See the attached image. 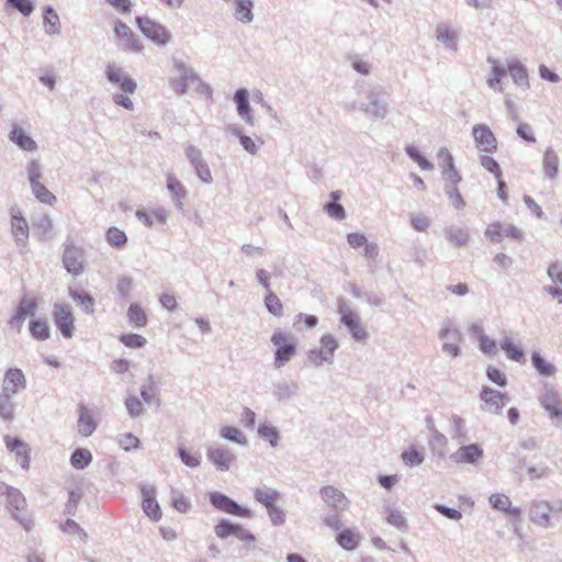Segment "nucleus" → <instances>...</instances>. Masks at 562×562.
Instances as JSON below:
<instances>
[{"mask_svg": "<svg viewBox=\"0 0 562 562\" xmlns=\"http://www.w3.org/2000/svg\"><path fill=\"white\" fill-rule=\"evenodd\" d=\"M480 398L482 401L481 408L491 414H498L508 401L503 393L487 386L482 389Z\"/></svg>", "mask_w": 562, "mask_h": 562, "instance_id": "f8f14e48", "label": "nucleus"}, {"mask_svg": "<svg viewBox=\"0 0 562 562\" xmlns=\"http://www.w3.org/2000/svg\"><path fill=\"white\" fill-rule=\"evenodd\" d=\"M83 249L72 243L65 245L63 262L69 273L79 276L83 272Z\"/></svg>", "mask_w": 562, "mask_h": 562, "instance_id": "9d476101", "label": "nucleus"}, {"mask_svg": "<svg viewBox=\"0 0 562 562\" xmlns=\"http://www.w3.org/2000/svg\"><path fill=\"white\" fill-rule=\"evenodd\" d=\"M271 341L277 351H294L295 349L294 337L290 333L276 331L271 337Z\"/></svg>", "mask_w": 562, "mask_h": 562, "instance_id": "a878e982", "label": "nucleus"}, {"mask_svg": "<svg viewBox=\"0 0 562 562\" xmlns=\"http://www.w3.org/2000/svg\"><path fill=\"white\" fill-rule=\"evenodd\" d=\"M171 499L173 507L180 513H187L191 507L189 499L177 490L171 491Z\"/></svg>", "mask_w": 562, "mask_h": 562, "instance_id": "3c124183", "label": "nucleus"}, {"mask_svg": "<svg viewBox=\"0 0 562 562\" xmlns=\"http://www.w3.org/2000/svg\"><path fill=\"white\" fill-rule=\"evenodd\" d=\"M528 517L529 520L540 527V528H549L553 526L551 521V514L549 502L544 499H532L528 504Z\"/></svg>", "mask_w": 562, "mask_h": 562, "instance_id": "0eeeda50", "label": "nucleus"}, {"mask_svg": "<svg viewBox=\"0 0 562 562\" xmlns=\"http://www.w3.org/2000/svg\"><path fill=\"white\" fill-rule=\"evenodd\" d=\"M507 69L516 83L520 86H528V74L520 63L512 61L508 64Z\"/></svg>", "mask_w": 562, "mask_h": 562, "instance_id": "4c0bfd02", "label": "nucleus"}, {"mask_svg": "<svg viewBox=\"0 0 562 562\" xmlns=\"http://www.w3.org/2000/svg\"><path fill=\"white\" fill-rule=\"evenodd\" d=\"M472 330L474 334H476L479 341H480V348L482 351H491L495 348L494 340L490 339L487 336L483 334V330L480 326H473Z\"/></svg>", "mask_w": 562, "mask_h": 562, "instance_id": "69168bd1", "label": "nucleus"}, {"mask_svg": "<svg viewBox=\"0 0 562 562\" xmlns=\"http://www.w3.org/2000/svg\"><path fill=\"white\" fill-rule=\"evenodd\" d=\"M92 461V454L88 449H76L70 458V463L75 469L82 470Z\"/></svg>", "mask_w": 562, "mask_h": 562, "instance_id": "c9c22d12", "label": "nucleus"}, {"mask_svg": "<svg viewBox=\"0 0 562 562\" xmlns=\"http://www.w3.org/2000/svg\"><path fill=\"white\" fill-rule=\"evenodd\" d=\"M541 406L548 412L551 419H559L562 422V406L561 400L553 389L546 387L539 397Z\"/></svg>", "mask_w": 562, "mask_h": 562, "instance_id": "4468645a", "label": "nucleus"}, {"mask_svg": "<svg viewBox=\"0 0 562 562\" xmlns=\"http://www.w3.org/2000/svg\"><path fill=\"white\" fill-rule=\"evenodd\" d=\"M280 496L281 494L271 487L257 488L254 493L255 499L262 504L266 508L276 505Z\"/></svg>", "mask_w": 562, "mask_h": 562, "instance_id": "cd10ccee", "label": "nucleus"}, {"mask_svg": "<svg viewBox=\"0 0 562 562\" xmlns=\"http://www.w3.org/2000/svg\"><path fill=\"white\" fill-rule=\"evenodd\" d=\"M128 322L136 327H143L147 323V315L142 306L132 304L127 310Z\"/></svg>", "mask_w": 562, "mask_h": 562, "instance_id": "e433bc0d", "label": "nucleus"}, {"mask_svg": "<svg viewBox=\"0 0 562 562\" xmlns=\"http://www.w3.org/2000/svg\"><path fill=\"white\" fill-rule=\"evenodd\" d=\"M472 136L479 150L490 154L497 150V139L487 125H474L472 128Z\"/></svg>", "mask_w": 562, "mask_h": 562, "instance_id": "1a4fd4ad", "label": "nucleus"}, {"mask_svg": "<svg viewBox=\"0 0 562 562\" xmlns=\"http://www.w3.org/2000/svg\"><path fill=\"white\" fill-rule=\"evenodd\" d=\"M434 508L440 513L442 516L451 519V520H460L462 518V513L458 509L450 508L446 505L436 503L434 504Z\"/></svg>", "mask_w": 562, "mask_h": 562, "instance_id": "338daca9", "label": "nucleus"}, {"mask_svg": "<svg viewBox=\"0 0 562 562\" xmlns=\"http://www.w3.org/2000/svg\"><path fill=\"white\" fill-rule=\"evenodd\" d=\"M69 295L71 299H74L79 305L82 306V308L87 312V313H92L93 312V305H94V300L91 295H89L88 293L86 292H80V291H77V290H72L70 289L69 290Z\"/></svg>", "mask_w": 562, "mask_h": 562, "instance_id": "79ce46f5", "label": "nucleus"}, {"mask_svg": "<svg viewBox=\"0 0 562 562\" xmlns=\"http://www.w3.org/2000/svg\"><path fill=\"white\" fill-rule=\"evenodd\" d=\"M385 519L400 531H406L408 529L404 514L394 507L387 506L385 508Z\"/></svg>", "mask_w": 562, "mask_h": 562, "instance_id": "2f4dec72", "label": "nucleus"}, {"mask_svg": "<svg viewBox=\"0 0 562 562\" xmlns=\"http://www.w3.org/2000/svg\"><path fill=\"white\" fill-rule=\"evenodd\" d=\"M29 330L32 338L36 340H47L50 337V327L45 319L36 318L29 323Z\"/></svg>", "mask_w": 562, "mask_h": 562, "instance_id": "393cba45", "label": "nucleus"}, {"mask_svg": "<svg viewBox=\"0 0 562 562\" xmlns=\"http://www.w3.org/2000/svg\"><path fill=\"white\" fill-rule=\"evenodd\" d=\"M480 162L485 170H487L495 177V179L503 176L501 166L494 158L484 155L481 156Z\"/></svg>", "mask_w": 562, "mask_h": 562, "instance_id": "864d4df0", "label": "nucleus"}, {"mask_svg": "<svg viewBox=\"0 0 562 562\" xmlns=\"http://www.w3.org/2000/svg\"><path fill=\"white\" fill-rule=\"evenodd\" d=\"M27 177L31 187H33L35 183L42 182L43 173L41 170V165L36 160H32L30 162L27 167Z\"/></svg>", "mask_w": 562, "mask_h": 562, "instance_id": "052dcab7", "label": "nucleus"}, {"mask_svg": "<svg viewBox=\"0 0 562 562\" xmlns=\"http://www.w3.org/2000/svg\"><path fill=\"white\" fill-rule=\"evenodd\" d=\"M485 237L491 243H502L505 238L514 240H522L524 233L520 228L513 224L502 222H492L485 229Z\"/></svg>", "mask_w": 562, "mask_h": 562, "instance_id": "7ed1b4c3", "label": "nucleus"}, {"mask_svg": "<svg viewBox=\"0 0 562 562\" xmlns=\"http://www.w3.org/2000/svg\"><path fill=\"white\" fill-rule=\"evenodd\" d=\"M235 15L237 20L249 23L252 21V2L251 0H235Z\"/></svg>", "mask_w": 562, "mask_h": 562, "instance_id": "f704fd0d", "label": "nucleus"}, {"mask_svg": "<svg viewBox=\"0 0 562 562\" xmlns=\"http://www.w3.org/2000/svg\"><path fill=\"white\" fill-rule=\"evenodd\" d=\"M451 429L450 435L453 439H457L459 442H463L467 440L465 432V422L458 415H452L451 417Z\"/></svg>", "mask_w": 562, "mask_h": 562, "instance_id": "ea45409f", "label": "nucleus"}, {"mask_svg": "<svg viewBox=\"0 0 562 562\" xmlns=\"http://www.w3.org/2000/svg\"><path fill=\"white\" fill-rule=\"evenodd\" d=\"M114 34L120 46L124 50L140 53L143 50V44L134 34L132 29L122 21H116L114 24Z\"/></svg>", "mask_w": 562, "mask_h": 562, "instance_id": "423d86ee", "label": "nucleus"}, {"mask_svg": "<svg viewBox=\"0 0 562 562\" xmlns=\"http://www.w3.org/2000/svg\"><path fill=\"white\" fill-rule=\"evenodd\" d=\"M324 362L331 364L334 362V353H308L305 364L317 368Z\"/></svg>", "mask_w": 562, "mask_h": 562, "instance_id": "5fc2aeb1", "label": "nucleus"}, {"mask_svg": "<svg viewBox=\"0 0 562 562\" xmlns=\"http://www.w3.org/2000/svg\"><path fill=\"white\" fill-rule=\"evenodd\" d=\"M7 503L10 510L16 512L23 509L26 504L23 494L14 487L7 495Z\"/></svg>", "mask_w": 562, "mask_h": 562, "instance_id": "37998d69", "label": "nucleus"}, {"mask_svg": "<svg viewBox=\"0 0 562 562\" xmlns=\"http://www.w3.org/2000/svg\"><path fill=\"white\" fill-rule=\"evenodd\" d=\"M448 241L454 247L467 246L470 241V233L467 228L460 226H450L446 229Z\"/></svg>", "mask_w": 562, "mask_h": 562, "instance_id": "5701e85b", "label": "nucleus"}, {"mask_svg": "<svg viewBox=\"0 0 562 562\" xmlns=\"http://www.w3.org/2000/svg\"><path fill=\"white\" fill-rule=\"evenodd\" d=\"M31 190L38 202L49 206H54L56 204V195L49 191L43 182L35 183L33 187H31Z\"/></svg>", "mask_w": 562, "mask_h": 562, "instance_id": "473e14b6", "label": "nucleus"}, {"mask_svg": "<svg viewBox=\"0 0 562 562\" xmlns=\"http://www.w3.org/2000/svg\"><path fill=\"white\" fill-rule=\"evenodd\" d=\"M23 389H25V379L22 371L19 369L8 370L3 379L2 390L14 396Z\"/></svg>", "mask_w": 562, "mask_h": 562, "instance_id": "a211bd4d", "label": "nucleus"}, {"mask_svg": "<svg viewBox=\"0 0 562 562\" xmlns=\"http://www.w3.org/2000/svg\"><path fill=\"white\" fill-rule=\"evenodd\" d=\"M44 23L48 34H56L59 31V18L57 13L50 8L45 9Z\"/></svg>", "mask_w": 562, "mask_h": 562, "instance_id": "a18cd8bd", "label": "nucleus"}, {"mask_svg": "<svg viewBox=\"0 0 562 562\" xmlns=\"http://www.w3.org/2000/svg\"><path fill=\"white\" fill-rule=\"evenodd\" d=\"M78 413V432L83 437L91 436L97 428V423L93 418L92 413L85 405L79 406Z\"/></svg>", "mask_w": 562, "mask_h": 562, "instance_id": "aec40b11", "label": "nucleus"}, {"mask_svg": "<svg viewBox=\"0 0 562 562\" xmlns=\"http://www.w3.org/2000/svg\"><path fill=\"white\" fill-rule=\"evenodd\" d=\"M438 41L446 44L448 47L456 46V33L450 30L447 25H438L436 30Z\"/></svg>", "mask_w": 562, "mask_h": 562, "instance_id": "de8ad7c7", "label": "nucleus"}, {"mask_svg": "<svg viewBox=\"0 0 562 562\" xmlns=\"http://www.w3.org/2000/svg\"><path fill=\"white\" fill-rule=\"evenodd\" d=\"M488 502L494 509L502 512L509 509V505H512L509 497L499 493L492 494Z\"/></svg>", "mask_w": 562, "mask_h": 562, "instance_id": "6e6d98bb", "label": "nucleus"}, {"mask_svg": "<svg viewBox=\"0 0 562 562\" xmlns=\"http://www.w3.org/2000/svg\"><path fill=\"white\" fill-rule=\"evenodd\" d=\"M317 323L318 319L316 316L300 313L295 316L294 326L301 328L303 325L305 327L313 328L317 325Z\"/></svg>", "mask_w": 562, "mask_h": 562, "instance_id": "774afa93", "label": "nucleus"}, {"mask_svg": "<svg viewBox=\"0 0 562 562\" xmlns=\"http://www.w3.org/2000/svg\"><path fill=\"white\" fill-rule=\"evenodd\" d=\"M106 241L113 247H123L127 243L125 233L117 227H110L105 234Z\"/></svg>", "mask_w": 562, "mask_h": 562, "instance_id": "c03bdc74", "label": "nucleus"}, {"mask_svg": "<svg viewBox=\"0 0 562 562\" xmlns=\"http://www.w3.org/2000/svg\"><path fill=\"white\" fill-rule=\"evenodd\" d=\"M258 435L260 438L268 440L272 448L278 446L280 434L276 427L269 424H261L258 427Z\"/></svg>", "mask_w": 562, "mask_h": 562, "instance_id": "a19ab883", "label": "nucleus"}, {"mask_svg": "<svg viewBox=\"0 0 562 562\" xmlns=\"http://www.w3.org/2000/svg\"><path fill=\"white\" fill-rule=\"evenodd\" d=\"M105 74L109 81L117 85L123 92L130 94L135 92L136 82L121 68L116 67L115 65H108Z\"/></svg>", "mask_w": 562, "mask_h": 562, "instance_id": "2eb2a0df", "label": "nucleus"}, {"mask_svg": "<svg viewBox=\"0 0 562 562\" xmlns=\"http://www.w3.org/2000/svg\"><path fill=\"white\" fill-rule=\"evenodd\" d=\"M38 308L37 299L34 296H25L20 302L15 310L14 315L9 321V324L16 328L21 329L23 322L27 317H32L36 314Z\"/></svg>", "mask_w": 562, "mask_h": 562, "instance_id": "9b49d317", "label": "nucleus"}, {"mask_svg": "<svg viewBox=\"0 0 562 562\" xmlns=\"http://www.w3.org/2000/svg\"><path fill=\"white\" fill-rule=\"evenodd\" d=\"M402 459L404 463L409 467L420 465L424 461V457L415 448L404 451Z\"/></svg>", "mask_w": 562, "mask_h": 562, "instance_id": "bf43d9fd", "label": "nucleus"}, {"mask_svg": "<svg viewBox=\"0 0 562 562\" xmlns=\"http://www.w3.org/2000/svg\"><path fill=\"white\" fill-rule=\"evenodd\" d=\"M10 139L23 150L33 151L37 148L36 143L20 126L12 128Z\"/></svg>", "mask_w": 562, "mask_h": 562, "instance_id": "b1692460", "label": "nucleus"}, {"mask_svg": "<svg viewBox=\"0 0 562 562\" xmlns=\"http://www.w3.org/2000/svg\"><path fill=\"white\" fill-rule=\"evenodd\" d=\"M125 406L131 417L135 418L143 413V403L135 396H128L125 400Z\"/></svg>", "mask_w": 562, "mask_h": 562, "instance_id": "e2e57ef3", "label": "nucleus"}, {"mask_svg": "<svg viewBox=\"0 0 562 562\" xmlns=\"http://www.w3.org/2000/svg\"><path fill=\"white\" fill-rule=\"evenodd\" d=\"M267 514L273 526H281L285 522V513L277 504L273 506H269V508H267Z\"/></svg>", "mask_w": 562, "mask_h": 562, "instance_id": "13d9d810", "label": "nucleus"}, {"mask_svg": "<svg viewBox=\"0 0 562 562\" xmlns=\"http://www.w3.org/2000/svg\"><path fill=\"white\" fill-rule=\"evenodd\" d=\"M119 443L125 451H130L131 449H138L140 441L133 434L126 432L119 437Z\"/></svg>", "mask_w": 562, "mask_h": 562, "instance_id": "680f3d73", "label": "nucleus"}, {"mask_svg": "<svg viewBox=\"0 0 562 562\" xmlns=\"http://www.w3.org/2000/svg\"><path fill=\"white\" fill-rule=\"evenodd\" d=\"M300 387L293 381H281L276 384L273 396L279 402H285L299 394Z\"/></svg>", "mask_w": 562, "mask_h": 562, "instance_id": "4be33fe9", "label": "nucleus"}, {"mask_svg": "<svg viewBox=\"0 0 562 562\" xmlns=\"http://www.w3.org/2000/svg\"><path fill=\"white\" fill-rule=\"evenodd\" d=\"M238 114L248 123H252L251 110L248 102V92L239 89L235 93Z\"/></svg>", "mask_w": 562, "mask_h": 562, "instance_id": "c756f323", "label": "nucleus"}, {"mask_svg": "<svg viewBox=\"0 0 562 562\" xmlns=\"http://www.w3.org/2000/svg\"><path fill=\"white\" fill-rule=\"evenodd\" d=\"M177 454L182 463L189 468H198L201 463L199 457L191 454L182 447L177 448Z\"/></svg>", "mask_w": 562, "mask_h": 562, "instance_id": "0e129e2a", "label": "nucleus"}, {"mask_svg": "<svg viewBox=\"0 0 562 562\" xmlns=\"http://www.w3.org/2000/svg\"><path fill=\"white\" fill-rule=\"evenodd\" d=\"M220 437L239 446H248V439L241 430L234 426H224L220 429Z\"/></svg>", "mask_w": 562, "mask_h": 562, "instance_id": "c85d7f7f", "label": "nucleus"}, {"mask_svg": "<svg viewBox=\"0 0 562 562\" xmlns=\"http://www.w3.org/2000/svg\"><path fill=\"white\" fill-rule=\"evenodd\" d=\"M483 457V450L476 443L460 447L450 458L456 463H474Z\"/></svg>", "mask_w": 562, "mask_h": 562, "instance_id": "f3484780", "label": "nucleus"}, {"mask_svg": "<svg viewBox=\"0 0 562 562\" xmlns=\"http://www.w3.org/2000/svg\"><path fill=\"white\" fill-rule=\"evenodd\" d=\"M13 395L8 392H0V418L11 422L14 418L15 405L12 401Z\"/></svg>", "mask_w": 562, "mask_h": 562, "instance_id": "7c9ffc66", "label": "nucleus"}, {"mask_svg": "<svg viewBox=\"0 0 562 562\" xmlns=\"http://www.w3.org/2000/svg\"><path fill=\"white\" fill-rule=\"evenodd\" d=\"M136 24L144 36L156 45L165 46L171 40V35L168 30L148 16H137Z\"/></svg>", "mask_w": 562, "mask_h": 562, "instance_id": "f03ea898", "label": "nucleus"}, {"mask_svg": "<svg viewBox=\"0 0 562 562\" xmlns=\"http://www.w3.org/2000/svg\"><path fill=\"white\" fill-rule=\"evenodd\" d=\"M265 304H266V307L268 308V311L271 314H273L276 316H281L282 315V313H283V305H282L280 299L272 291H269L266 294Z\"/></svg>", "mask_w": 562, "mask_h": 562, "instance_id": "49530a36", "label": "nucleus"}, {"mask_svg": "<svg viewBox=\"0 0 562 562\" xmlns=\"http://www.w3.org/2000/svg\"><path fill=\"white\" fill-rule=\"evenodd\" d=\"M438 160L442 172L447 175L452 183L457 184L461 180V177L456 169L453 157L447 148L439 150Z\"/></svg>", "mask_w": 562, "mask_h": 562, "instance_id": "6ab92c4d", "label": "nucleus"}, {"mask_svg": "<svg viewBox=\"0 0 562 562\" xmlns=\"http://www.w3.org/2000/svg\"><path fill=\"white\" fill-rule=\"evenodd\" d=\"M156 490L151 485H144L142 487L143 496V509L145 514L157 521L161 518V510L158 503L155 499Z\"/></svg>", "mask_w": 562, "mask_h": 562, "instance_id": "dca6fc26", "label": "nucleus"}, {"mask_svg": "<svg viewBox=\"0 0 562 562\" xmlns=\"http://www.w3.org/2000/svg\"><path fill=\"white\" fill-rule=\"evenodd\" d=\"M361 536L355 529L344 528L336 536V542L347 551H355L360 543Z\"/></svg>", "mask_w": 562, "mask_h": 562, "instance_id": "412c9836", "label": "nucleus"}, {"mask_svg": "<svg viewBox=\"0 0 562 562\" xmlns=\"http://www.w3.org/2000/svg\"><path fill=\"white\" fill-rule=\"evenodd\" d=\"M12 234L16 240L25 241L29 237V224L23 216L14 215L11 220Z\"/></svg>", "mask_w": 562, "mask_h": 562, "instance_id": "72a5a7b5", "label": "nucleus"}, {"mask_svg": "<svg viewBox=\"0 0 562 562\" xmlns=\"http://www.w3.org/2000/svg\"><path fill=\"white\" fill-rule=\"evenodd\" d=\"M167 189L172 194L173 199L181 204L182 200L186 198L187 191L183 184L172 175H168L167 177Z\"/></svg>", "mask_w": 562, "mask_h": 562, "instance_id": "58836bf2", "label": "nucleus"}, {"mask_svg": "<svg viewBox=\"0 0 562 562\" xmlns=\"http://www.w3.org/2000/svg\"><path fill=\"white\" fill-rule=\"evenodd\" d=\"M532 364L540 374L550 376L554 373L555 368L553 364L547 362L540 353H532Z\"/></svg>", "mask_w": 562, "mask_h": 562, "instance_id": "09e8293b", "label": "nucleus"}, {"mask_svg": "<svg viewBox=\"0 0 562 562\" xmlns=\"http://www.w3.org/2000/svg\"><path fill=\"white\" fill-rule=\"evenodd\" d=\"M206 458L221 472L228 471L236 460L234 452L228 447L220 443L206 446Z\"/></svg>", "mask_w": 562, "mask_h": 562, "instance_id": "20e7f679", "label": "nucleus"}, {"mask_svg": "<svg viewBox=\"0 0 562 562\" xmlns=\"http://www.w3.org/2000/svg\"><path fill=\"white\" fill-rule=\"evenodd\" d=\"M211 504L218 510L238 517L251 518L252 512L249 508L243 507L234 499L220 492L210 493Z\"/></svg>", "mask_w": 562, "mask_h": 562, "instance_id": "39448f33", "label": "nucleus"}, {"mask_svg": "<svg viewBox=\"0 0 562 562\" xmlns=\"http://www.w3.org/2000/svg\"><path fill=\"white\" fill-rule=\"evenodd\" d=\"M238 524H232L231 521L223 519L214 528V532L218 538L225 539L229 536H235V530Z\"/></svg>", "mask_w": 562, "mask_h": 562, "instance_id": "8fccbe9b", "label": "nucleus"}, {"mask_svg": "<svg viewBox=\"0 0 562 562\" xmlns=\"http://www.w3.org/2000/svg\"><path fill=\"white\" fill-rule=\"evenodd\" d=\"M120 340L124 344L125 347L131 349L142 348L146 344V339L137 334L122 335Z\"/></svg>", "mask_w": 562, "mask_h": 562, "instance_id": "4d7b16f0", "label": "nucleus"}, {"mask_svg": "<svg viewBox=\"0 0 562 562\" xmlns=\"http://www.w3.org/2000/svg\"><path fill=\"white\" fill-rule=\"evenodd\" d=\"M406 153L420 167V169L431 170L434 168L432 164L422 156L416 147L408 146L406 148Z\"/></svg>", "mask_w": 562, "mask_h": 562, "instance_id": "603ef678", "label": "nucleus"}, {"mask_svg": "<svg viewBox=\"0 0 562 562\" xmlns=\"http://www.w3.org/2000/svg\"><path fill=\"white\" fill-rule=\"evenodd\" d=\"M52 316L61 336L65 339H71L76 331V318L72 307L68 303H55Z\"/></svg>", "mask_w": 562, "mask_h": 562, "instance_id": "f257e3e1", "label": "nucleus"}, {"mask_svg": "<svg viewBox=\"0 0 562 562\" xmlns=\"http://www.w3.org/2000/svg\"><path fill=\"white\" fill-rule=\"evenodd\" d=\"M341 323L349 329L356 340L363 341L368 337L366 328L362 326L359 316L350 310L349 306L342 304L339 306Z\"/></svg>", "mask_w": 562, "mask_h": 562, "instance_id": "6e6552de", "label": "nucleus"}, {"mask_svg": "<svg viewBox=\"0 0 562 562\" xmlns=\"http://www.w3.org/2000/svg\"><path fill=\"white\" fill-rule=\"evenodd\" d=\"M542 167L546 176L554 179L559 172V157L553 149L548 148L544 151Z\"/></svg>", "mask_w": 562, "mask_h": 562, "instance_id": "bb28decb", "label": "nucleus"}, {"mask_svg": "<svg viewBox=\"0 0 562 562\" xmlns=\"http://www.w3.org/2000/svg\"><path fill=\"white\" fill-rule=\"evenodd\" d=\"M324 503L335 510L344 512L349 507V501L346 495L335 486L327 485L319 490Z\"/></svg>", "mask_w": 562, "mask_h": 562, "instance_id": "ddd939ff", "label": "nucleus"}]
</instances>
